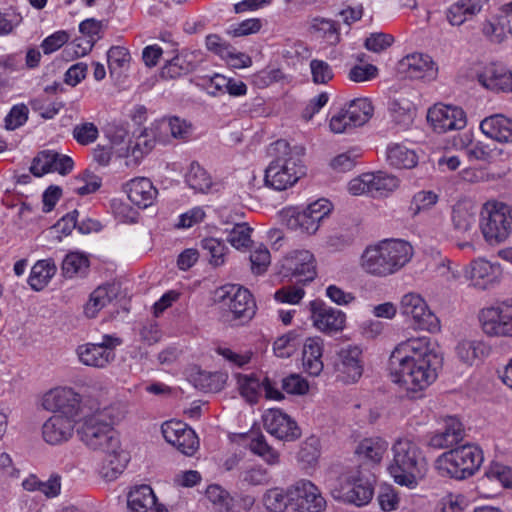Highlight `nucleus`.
I'll use <instances>...</instances> for the list:
<instances>
[{
    "instance_id": "1",
    "label": "nucleus",
    "mask_w": 512,
    "mask_h": 512,
    "mask_svg": "<svg viewBox=\"0 0 512 512\" xmlns=\"http://www.w3.org/2000/svg\"><path fill=\"white\" fill-rule=\"evenodd\" d=\"M441 364L442 358L433 352L426 337L401 342L389 359L393 381L411 392L422 391L433 383Z\"/></svg>"
},
{
    "instance_id": "2",
    "label": "nucleus",
    "mask_w": 512,
    "mask_h": 512,
    "mask_svg": "<svg viewBox=\"0 0 512 512\" xmlns=\"http://www.w3.org/2000/svg\"><path fill=\"white\" fill-rule=\"evenodd\" d=\"M393 460L388 467L394 481L414 488L427 469V461L420 446L408 437L399 438L392 446Z\"/></svg>"
},
{
    "instance_id": "3",
    "label": "nucleus",
    "mask_w": 512,
    "mask_h": 512,
    "mask_svg": "<svg viewBox=\"0 0 512 512\" xmlns=\"http://www.w3.org/2000/svg\"><path fill=\"white\" fill-rule=\"evenodd\" d=\"M413 248L404 240H385L369 246L362 255V267L376 276H387L405 266L412 258Z\"/></svg>"
},
{
    "instance_id": "4",
    "label": "nucleus",
    "mask_w": 512,
    "mask_h": 512,
    "mask_svg": "<svg viewBox=\"0 0 512 512\" xmlns=\"http://www.w3.org/2000/svg\"><path fill=\"white\" fill-rule=\"evenodd\" d=\"M272 149L277 157L265 170V184L275 190H286L306 174L305 166L299 158L304 153V148L295 147V157L289 143L280 139L272 144Z\"/></svg>"
},
{
    "instance_id": "5",
    "label": "nucleus",
    "mask_w": 512,
    "mask_h": 512,
    "mask_svg": "<svg viewBox=\"0 0 512 512\" xmlns=\"http://www.w3.org/2000/svg\"><path fill=\"white\" fill-rule=\"evenodd\" d=\"M482 462L483 453L479 447L463 445L439 456L436 467L442 476L463 480L474 475Z\"/></svg>"
},
{
    "instance_id": "6",
    "label": "nucleus",
    "mask_w": 512,
    "mask_h": 512,
    "mask_svg": "<svg viewBox=\"0 0 512 512\" xmlns=\"http://www.w3.org/2000/svg\"><path fill=\"white\" fill-rule=\"evenodd\" d=\"M480 229L485 240L490 244L507 239L512 231L510 207L498 202L485 203L481 210Z\"/></svg>"
},
{
    "instance_id": "7",
    "label": "nucleus",
    "mask_w": 512,
    "mask_h": 512,
    "mask_svg": "<svg viewBox=\"0 0 512 512\" xmlns=\"http://www.w3.org/2000/svg\"><path fill=\"white\" fill-rule=\"evenodd\" d=\"M103 414L98 413L85 417L81 426L77 429L80 440L90 449L104 451L119 447V438L112 424L103 419Z\"/></svg>"
},
{
    "instance_id": "8",
    "label": "nucleus",
    "mask_w": 512,
    "mask_h": 512,
    "mask_svg": "<svg viewBox=\"0 0 512 512\" xmlns=\"http://www.w3.org/2000/svg\"><path fill=\"white\" fill-rule=\"evenodd\" d=\"M478 318L486 335L512 337V299L483 308Z\"/></svg>"
},
{
    "instance_id": "9",
    "label": "nucleus",
    "mask_w": 512,
    "mask_h": 512,
    "mask_svg": "<svg viewBox=\"0 0 512 512\" xmlns=\"http://www.w3.org/2000/svg\"><path fill=\"white\" fill-rule=\"evenodd\" d=\"M219 303L227 308L234 319L249 321L256 313V303L246 288L226 285L216 291Z\"/></svg>"
},
{
    "instance_id": "10",
    "label": "nucleus",
    "mask_w": 512,
    "mask_h": 512,
    "mask_svg": "<svg viewBox=\"0 0 512 512\" xmlns=\"http://www.w3.org/2000/svg\"><path fill=\"white\" fill-rule=\"evenodd\" d=\"M374 107L368 98H356L332 116L330 128L334 133H343L348 128L360 127L373 116Z\"/></svg>"
},
{
    "instance_id": "11",
    "label": "nucleus",
    "mask_w": 512,
    "mask_h": 512,
    "mask_svg": "<svg viewBox=\"0 0 512 512\" xmlns=\"http://www.w3.org/2000/svg\"><path fill=\"white\" fill-rule=\"evenodd\" d=\"M122 344V339L105 334L101 341L78 346L76 352L81 363L86 366L104 368L115 359V348Z\"/></svg>"
},
{
    "instance_id": "12",
    "label": "nucleus",
    "mask_w": 512,
    "mask_h": 512,
    "mask_svg": "<svg viewBox=\"0 0 512 512\" xmlns=\"http://www.w3.org/2000/svg\"><path fill=\"white\" fill-rule=\"evenodd\" d=\"M280 274L289 282L306 284L317 275L315 259L307 250L294 251L284 258Z\"/></svg>"
},
{
    "instance_id": "13",
    "label": "nucleus",
    "mask_w": 512,
    "mask_h": 512,
    "mask_svg": "<svg viewBox=\"0 0 512 512\" xmlns=\"http://www.w3.org/2000/svg\"><path fill=\"white\" fill-rule=\"evenodd\" d=\"M375 481V475L360 465L359 469L346 479V486L343 487L344 500L356 506L368 504L374 494Z\"/></svg>"
},
{
    "instance_id": "14",
    "label": "nucleus",
    "mask_w": 512,
    "mask_h": 512,
    "mask_svg": "<svg viewBox=\"0 0 512 512\" xmlns=\"http://www.w3.org/2000/svg\"><path fill=\"white\" fill-rule=\"evenodd\" d=\"M399 309L401 314L413 319L414 326L417 329L429 332H435L440 329L438 318L419 294L408 293L404 295Z\"/></svg>"
},
{
    "instance_id": "15",
    "label": "nucleus",
    "mask_w": 512,
    "mask_h": 512,
    "mask_svg": "<svg viewBox=\"0 0 512 512\" xmlns=\"http://www.w3.org/2000/svg\"><path fill=\"white\" fill-rule=\"evenodd\" d=\"M291 507L297 512H323L326 500L309 480H299L289 487Z\"/></svg>"
},
{
    "instance_id": "16",
    "label": "nucleus",
    "mask_w": 512,
    "mask_h": 512,
    "mask_svg": "<svg viewBox=\"0 0 512 512\" xmlns=\"http://www.w3.org/2000/svg\"><path fill=\"white\" fill-rule=\"evenodd\" d=\"M361 355L362 350L359 347L350 345L337 352L333 362L337 380L353 383L360 379L363 373Z\"/></svg>"
},
{
    "instance_id": "17",
    "label": "nucleus",
    "mask_w": 512,
    "mask_h": 512,
    "mask_svg": "<svg viewBox=\"0 0 512 512\" xmlns=\"http://www.w3.org/2000/svg\"><path fill=\"white\" fill-rule=\"evenodd\" d=\"M43 407L75 420L80 411V395L71 388H57L44 395Z\"/></svg>"
},
{
    "instance_id": "18",
    "label": "nucleus",
    "mask_w": 512,
    "mask_h": 512,
    "mask_svg": "<svg viewBox=\"0 0 512 512\" xmlns=\"http://www.w3.org/2000/svg\"><path fill=\"white\" fill-rule=\"evenodd\" d=\"M427 120L437 133L460 130L467 124L464 110L450 105H435L430 108L427 113Z\"/></svg>"
},
{
    "instance_id": "19",
    "label": "nucleus",
    "mask_w": 512,
    "mask_h": 512,
    "mask_svg": "<svg viewBox=\"0 0 512 512\" xmlns=\"http://www.w3.org/2000/svg\"><path fill=\"white\" fill-rule=\"evenodd\" d=\"M309 306L313 324L320 331L333 334L344 329L346 315L342 311L329 307L318 299L311 301Z\"/></svg>"
},
{
    "instance_id": "20",
    "label": "nucleus",
    "mask_w": 512,
    "mask_h": 512,
    "mask_svg": "<svg viewBox=\"0 0 512 512\" xmlns=\"http://www.w3.org/2000/svg\"><path fill=\"white\" fill-rule=\"evenodd\" d=\"M266 431L277 439L295 441L301 436V429L297 423L280 409H269L263 415Z\"/></svg>"
},
{
    "instance_id": "21",
    "label": "nucleus",
    "mask_w": 512,
    "mask_h": 512,
    "mask_svg": "<svg viewBox=\"0 0 512 512\" xmlns=\"http://www.w3.org/2000/svg\"><path fill=\"white\" fill-rule=\"evenodd\" d=\"M238 384L240 394L250 404H255L259 399V389L263 387L265 391V397L267 399L282 400L284 394L276 388V382H273L267 376L260 381V379L254 375H239Z\"/></svg>"
},
{
    "instance_id": "22",
    "label": "nucleus",
    "mask_w": 512,
    "mask_h": 512,
    "mask_svg": "<svg viewBox=\"0 0 512 512\" xmlns=\"http://www.w3.org/2000/svg\"><path fill=\"white\" fill-rule=\"evenodd\" d=\"M398 69L410 79L432 81L437 77L438 68L429 55L413 53L402 58Z\"/></svg>"
},
{
    "instance_id": "23",
    "label": "nucleus",
    "mask_w": 512,
    "mask_h": 512,
    "mask_svg": "<svg viewBox=\"0 0 512 512\" xmlns=\"http://www.w3.org/2000/svg\"><path fill=\"white\" fill-rule=\"evenodd\" d=\"M123 191L135 206L145 209L153 205L157 198L158 190L152 181L146 177H136L123 185Z\"/></svg>"
},
{
    "instance_id": "24",
    "label": "nucleus",
    "mask_w": 512,
    "mask_h": 512,
    "mask_svg": "<svg viewBox=\"0 0 512 512\" xmlns=\"http://www.w3.org/2000/svg\"><path fill=\"white\" fill-rule=\"evenodd\" d=\"M75 422L63 415L51 416L42 426L43 439L50 445L68 441L73 435Z\"/></svg>"
},
{
    "instance_id": "25",
    "label": "nucleus",
    "mask_w": 512,
    "mask_h": 512,
    "mask_svg": "<svg viewBox=\"0 0 512 512\" xmlns=\"http://www.w3.org/2000/svg\"><path fill=\"white\" fill-rule=\"evenodd\" d=\"M127 506L131 512H168L157 498L149 485H140L132 489L127 496Z\"/></svg>"
},
{
    "instance_id": "26",
    "label": "nucleus",
    "mask_w": 512,
    "mask_h": 512,
    "mask_svg": "<svg viewBox=\"0 0 512 512\" xmlns=\"http://www.w3.org/2000/svg\"><path fill=\"white\" fill-rule=\"evenodd\" d=\"M463 437L462 423L454 417H448L445 420L444 428L430 437L428 446L435 449L449 448L462 441Z\"/></svg>"
},
{
    "instance_id": "27",
    "label": "nucleus",
    "mask_w": 512,
    "mask_h": 512,
    "mask_svg": "<svg viewBox=\"0 0 512 512\" xmlns=\"http://www.w3.org/2000/svg\"><path fill=\"white\" fill-rule=\"evenodd\" d=\"M479 83L495 92H512V72L504 67L490 65L478 75Z\"/></svg>"
},
{
    "instance_id": "28",
    "label": "nucleus",
    "mask_w": 512,
    "mask_h": 512,
    "mask_svg": "<svg viewBox=\"0 0 512 512\" xmlns=\"http://www.w3.org/2000/svg\"><path fill=\"white\" fill-rule=\"evenodd\" d=\"M481 131L489 138L500 143L512 142V120L501 114H495L483 119Z\"/></svg>"
},
{
    "instance_id": "29",
    "label": "nucleus",
    "mask_w": 512,
    "mask_h": 512,
    "mask_svg": "<svg viewBox=\"0 0 512 512\" xmlns=\"http://www.w3.org/2000/svg\"><path fill=\"white\" fill-rule=\"evenodd\" d=\"M105 456L102 460L101 475L107 481L115 480L126 468L130 456L129 453L119 447L102 451Z\"/></svg>"
},
{
    "instance_id": "30",
    "label": "nucleus",
    "mask_w": 512,
    "mask_h": 512,
    "mask_svg": "<svg viewBox=\"0 0 512 512\" xmlns=\"http://www.w3.org/2000/svg\"><path fill=\"white\" fill-rule=\"evenodd\" d=\"M498 268L489 261L478 259L471 262L466 268L465 275L473 285L479 289H487L496 282Z\"/></svg>"
},
{
    "instance_id": "31",
    "label": "nucleus",
    "mask_w": 512,
    "mask_h": 512,
    "mask_svg": "<svg viewBox=\"0 0 512 512\" xmlns=\"http://www.w3.org/2000/svg\"><path fill=\"white\" fill-rule=\"evenodd\" d=\"M323 340L319 337L308 338L303 346L302 362L305 371L311 376H318L323 370Z\"/></svg>"
},
{
    "instance_id": "32",
    "label": "nucleus",
    "mask_w": 512,
    "mask_h": 512,
    "mask_svg": "<svg viewBox=\"0 0 512 512\" xmlns=\"http://www.w3.org/2000/svg\"><path fill=\"white\" fill-rule=\"evenodd\" d=\"M476 212L463 204L454 206L452 211V223L455 231L463 236H466L469 240H472V236L476 235Z\"/></svg>"
},
{
    "instance_id": "33",
    "label": "nucleus",
    "mask_w": 512,
    "mask_h": 512,
    "mask_svg": "<svg viewBox=\"0 0 512 512\" xmlns=\"http://www.w3.org/2000/svg\"><path fill=\"white\" fill-rule=\"evenodd\" d=\"M487 0H459L447 11V19L452 25H461L467 19L479 13Z\"/></svg>"
},
{
    "instance_id": "34",
    "label": "nucleus",
    "mask_w": 512,
    "mask_h": 512,
    "mask_svg": "<svg viewBox=\"0 0 512 512\" xmlns=\"http://www.w3.org/2000/svg\"><path fill=\"white\" fill-rule=\"evenodd\" d=\"M388 111L392 121L403 128L412 124L415 116L413 103L404 97L392 99L388 104Z\"/></svg>"
},
{
    "instance_id": "35",
    "label": "nucleus",
    "mask_w": 512,
    "mask_h": 512,
    "mask_svg": "<svg viewBox=\"0 0 512 512\" xmlns=\"http://www.w3.org/2000/svg\"><path fill=\"white\" fill-rule=\"evenodd\" d=\"M189 54H177L168 60L161 69V77L165 79H176L194 71L196 64L190 59Z\"/></svg>"
},
{
    "instance_id": "36",
    "label": "nucleus",
    "mask_w": 512,
    "mask_h": 512,
    "mask_svg": "<svg viewBox=\"0 0 512 512\" xmlns=\"http://www.w3.org/2000/svg\"><path fill=\"white\" fill-rule=\"evenodd\" d=\"M56 266L51 260H40L34 264L28 278V284L35 291L42 290L54 276Z\"/></svg>"
},
{
    "instance_id": "37",
    "label": "nucleus",
    "mask_w": 512,
    "mask_h": 512,
    "mask_svg": "<svg viewBox=\"0 0 512 512\" xmlns=\"http://www.w3.org/2000/svg\"><path fill=\"white\" fill-rule=\"evenodd\" d=\"M387 160L391 166L398 169H411L417 164L416 153L401 144L388 147Z\"/></svg>"
},
{
    "instance_id": "38",
    "label": "nucleus",
    "mask_w": 512,
    "mask_h": 512,
    "mask_svg": "<svg viewBox=\"0 0 512 512\" xmlns=\"http://www.w3.org/2000/svg\"><path fill=\"white\" fill-rule=\"evenodd\" d=\"M89 267L88 257L78 252L67 254L62 262V272L66 278L85 277Z\"/></svg>"
},
{
    "instance_id": "39",
    "label": "nucleus",
    "mask_w": 512,
    "mask_h": 512,
    "mask_svg": "<svg viewBox=\"0 0 512 512\" xmlns=\"http://www.w3.org/2000/svg\"><path fill=\"white\" fill-rule=\"evenodd\" d=\"M185 181L190 188L200 193H207L212 187V179L208 172L197 162L190 164Z\"/></svg>"
},
{
    "instance_id": "40",
    "label": "nucleus",
    "mask_w": 512,
    "mask_h": 512,
    "mask_svg": "<svg viewBox=\"0 0 512 512\" xmlns=\"http://www.w3.org/2000/svg\"><path fill=\"white\" fill-rule=\"evenodd\" d=\"M369 176L373 177L370 186V196L373 198L387 195L399 186V180L394 175L378 171L376 173H369Z\"/></svg>"
},
{
    "instance_id": "41",
    "label": "nucleus",
    "mask_w": 512,
    "mask_h": 512,
    "mask_svg": "<svg viewBox=\"0 0 512 512\" xmlns=\"http://www.w3.org/2000/svg\"><path fill=\"white\" fill-rule=\"evenodd\" d=\"M155 146V135L153 130L148 131L144 129L135 138L134 141H130L127 147V155H131L136 161L142 159L148 154Z\"/></svg>"
},
{
    "instance_id": "42",
    "label": "nucleus",
    "mask_w": 512,
    "mask_h": 512,
    "mask_svg": "<svg viewBox=\"0 0 512 512\" xmlns=\"http://www.w3.org/2000/svg\"><path fill=\"white\" fill-rule=\"evenodd\" d=\"M263 504L270 512H285L291 506L289 487L287 490L279 487L267 490L263 496Z\"/></svg>"
},
{
    "instance_id": "43",
    "label": "nucleus",
    "mask_w": 512,
    "mask_h": 512,
    "mask_svg": "<svg viewBox=\"0 0 512 512\" xmlns=\"http://www.w3.org/2000/svg\"><path fill=\"white\" fill-rule=\"evenodd\" d=\"M102 27V21H98L94 18L86 19L80 23L79 31L88 37V39L85 40V46L83 47L82 52L74 51L77 57L84 56L92 50L97 40L101 38L100 32Z\"/></svg>"
},
{
    "instance_id": "44",
    "label": "nucleus",
    "mask_w": 512,
    "mask_h": 512,
    "mask_svg": "<svg viewBox=\"0 0 512 512\" xmlns=\"http://www.w3.org/2000/svg\"><path fill=\"white\" fill-rule=\"evenodd\" d=\"M385 451V442L373 438L362 440L355 450L358 456L371 461L373 464H378L381 461Z\"/></svg>"
},
{
    "instance_id": "45",
    "label": "nucleus",
    "mask_w": 512,
    "mask_h": 512,
    "mask_svg": "<svg viewBox=\"0 0 512 512\" xmlns=\"http://www.w3.org/2000/svg\"><path fill=\"white\" fill-rule=\"evenodd\" d=\"M488 352V347L480 341H462L456 347V353L462 362L472 365Z\"/></svg>"
},
{
    "instance_id": "46",
    "label": "nucleus",
    "mask_w": 512,
    "mask_h": 512,
    "mask_svg": "<svg viewBox=\"0 0 512 512\" xmlns=\"http://www.w3.org/2000/svg\"><path fill=\"white\" fill-rule=\"evenodd\" d=\"M206 497L220 512H231L234 508V499L228 491L217 484L209 485Z\"/></svg>"
},
{
    "instance_id": "47",
    "label": "nucleus",
    "mask_w": 512,
    "mask_h": 512,
    "mask_svg": "<svg viewBox=\"0 0 512 512\" xmlns=\"http://www.w3.org/2000/svg\"><path fill=\"white\" fill-rule=\"evenodd\" d=\"M310 30L325 38L330 44L335 45L340 41L336 22L326 18H314L311 21Z\"/></svg>"
},
{
    "instance_id": "48",
    "label": "nucleus",
    "mask_w": 512,
    "mask_h": 512,
    "mask_svg": "<svg viewBox=\"0 0 512 512\" xmlns=\"http://www.w3.org/2000/svg\"><path fill=\"white\" fill-rule=\"evenodd\" d=\"M226 382V375L220 372H199L194 378L196 388L204 392H218Z\"/></svg>"
},
{
    "instance_id": "49",
    "label": "nucleus",
    "mask_w": 512,
    "mask_h": 512,
    "mask_svg": "<svg viewBox=\"0 0 512 512\" xmlns=\"http://www.w3.org/2000/svg\"><path fill=\"white\" fill-rule=\"evenodd\" d=\"M288 226L291 229H299L307 234H314L320 225V221L315 216L309 213L305 208L304 210L297 212L288 219Z\"/></svg>"
},
{
    "instance_id": "50",
    "label": "nucleus",
    "mask_w": 512,
    "mask_h": 512,
    "mask_svg": "<svg viewBox=\"0 0 512 512\" xmlns=\"http://www.w3.org/2000/svg\"><path fill=\"white\" fill-rule=\"evenodd\" d=\"M158 128L164 132L170 131L175 139L186 140L191 136L192 125L179 117L163 119Z\"/></svg>"
},
{
    "instance_id": "51",
    "label": "nucleus",
    "mask_w": 512,
    "mask_h": 512,
    "mask_svg": "<svg viewBox=\"0 0 512 512\" xmlns=\"http://www.w3.org/2000/svg\"><path fill=\"white\" fill-rule=\"evenodd\" d=\"M111 297L106 286L97 287L90 295V299L84 307V313L88 318H94L96 314L110 303Z\"/></svg>"
},
{
    "instance_id": "52",
    "label": "nucleus",
    "mask_w": 512,
    "mask_h": 512,
    "mask_svg": "<svg viewBox=\"0 0 512 512\" xmlns=\"http://www.w3.org/2000/svg\"><path fill=\"white\" fill-rule=\"evenodd\" d=\"M56 156L57 152L54 151L45 150L39 152L32 161L30 172L36 177H41L44 174L53 171V164H55Z\"/></svg>"
},
{
    "instance_id": "53",
    "label": "nucleus",
    "mask_w": 512,
    "mask_h": 512,
    "mask_svg": "<svg viewBox=\"0 0 512 512\" xmlns=\"http://www.w3.org/2000/svg\"><path fill=\"white\" fill-rule=\"evenodd\" d=\"M320 457V440L311 436L301 445L298 452V460L307 465H314Z\"/></svg>"
},
{
    "instance_id": "54",
    "label": "nucleus",
    "mask_w": 512,
    "mask_h": 512,
    "mask_svg": "<svg viewBox=\"0 0 512 512\" xmlns=\"http://www.w3.org/2000/svg\"><path fill=\"white\" fill-rule=\"evenodd\" d=\"M249 448L254 454L261 456L268 464L273 465L279 461V454L267 444L263 435L253 438Z\"/></svg>"
},
{
    "instance_id": "55",
    "label": "nucleus",
    "mask_w": 512,
    "mask_h": 512,
    "mask_svg": "<svg viewBox=\"0 0 512 512\" xmlns=\"http://www.w3.org/2000/svg\"><path fill=\"white\" fill-rule=\"evenodd\" d=\"M201 247L210 256L209 262L217 267L224 263L225 245L215 238H205L201 241Z\"/></svg>"
},
{
    "instance_id": "56",
    "label": "nucleus",
    "mask_w": 512,
    "mask_h": 512,
    "mask_svg": "<svg viewBox=\"0 0 512 512\" xmlns=\"http://www.w3.org/2000/svg\"><path fill=\"white\" fill-rule=\"evenodd\" d=\"M169 443L186 456L194 455L199 448V439L193 429L187 430L179 438Z\"/></svg>"
},
{
    "instance_id": "57",
    "label": "nucleus",
    "mask_w": 512,
    "mask_h": 512,
    "mask_svg": "<svg viewBox=\"0 0 512 512\" xmlns=\"http://www.w3.org/2000/svg\"><path fill=\"white\" fill-rule=\"evenodd\" d=\"M438 196L431 191H420L416 193L410 203L409 211L416 216L421 211L427 210L436 204Z\"/></svg>"
},
{
    "instance_id": "58",
    "label": "nucleus",
    "mask_w": 512,
    "mask_h": 512,
    "mask_svg": "<svg viewBox=\"0 0 512 512\" xmlns=\"http://www.w3.org/2000/svg\"><path fill=\"white\" fill-rule=\"evenodd\" d=\"M251 231L246 223L235 224L227 240L236 249L246 248L251 243Z\"/></svg>"
},
{
    "instance_id": "59",
    "label": "nucleus",
    "mask_w": 512,
    "mask_h": 512,
    "mask_svg": "<svg viewBox=\"0 0 512 512\" xmlns=\"http://www.w3.org/2000/svg\"><path fill=\"white\" fill-rule=\"evenodd\" d=\"M73 137L81 145L93 143L99 135L97 126L91 122L78 124L73 128Z\"/></svg>"
},
{
    "instance_id": "60",
    "label": "nucleus",
    "mask_w": 512,
    "mask_h": 512,
    "mask_svg": "<svg viewBox=\"0 0 512 512\" xmlns=\"http://www.w3.org/2000/svg\"><path fill=\"white\" fill-rule=\"evenodd\" d=\"M394 43V37L391 34L376 32L371 33L366 38L364 46L367 50L374 53H380L389 48Z\"/></svg>"
},
{
    "instance_id": "61",
    "label": "nucleus",
    "mask_w": 512,
    "mask_h": 512,
    "mask_svg": "<svg viewBox=\"0 0 512 512\" xmlns=\"http://www.w3.org/2000/svg\"><path fill=\"white\" fill-rule=\"evenodd\" d=\"M310 69L312 80L316 84H326L334 77L331 66L323 60H311Z\"/></svg>"
},
{
    "instance_id": "62",
    "label": "nucleus",
    "mask_w": 512,
    "mask_h": 512,
    "mask_svg": "<svg viewBox=\"0 0 512 512\" xmlns=\"http://www.w3.org/2000/svg\"><path fill=\"white\" fill-rule=\"evenodd\" d=\"M28 119V108L26 105H15L5 117V128L15 130L23 125Z\"/></svg>"
},
{
    "instance_id": "63",
    "label": "nucleus",
    "mask_w": 512,
    "mask_h": 512,
    "mask_svg": "<svg viewBox=\"0 0 512 512\" xmlns=\"http://www.w3.org/2000/svg\"><path fill=\"white\" fill-rule=\"evenodd\" d=\"M282 389L289 394L303 395L308 389V382L298 374H291L282 379Z\"/></svg>"
},
{
    "instance_id": "64",
    "label": "nucleus",
    "mask_w": 512,
    "mask_h": 512,
    "mask_svg": "<svg viewBox=\"0 0 512 512\" xmlns=\"http://www.w3.org/2000/svg\"><path fill=\"white\" fill-rule=\"evenodd\" d=\"M486 476L499 481L504 487L512 488V469L510 467L498 463L493 464L486 472Z\"/></svg>"
}]
</instances>
